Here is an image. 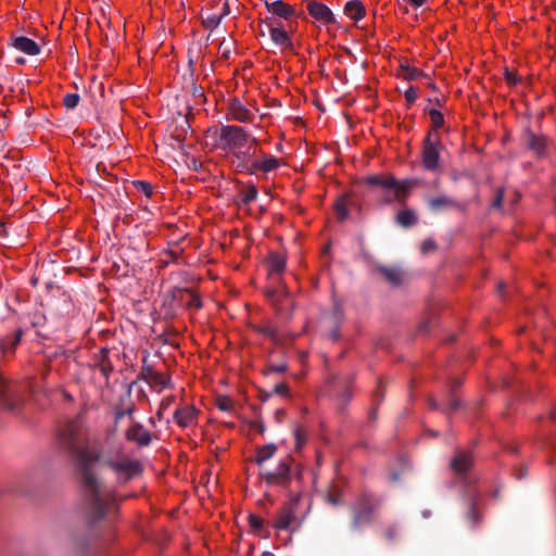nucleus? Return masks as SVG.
<instances>
[{
	"label": "nucleus",
	"instance_id": "f257e3e1",
	"mask_svg": "<svg viewBox=\"0 0 556 556\" xmlns=\"http://www.w3.org/2000/svg\"><path fill=\"white\" fill-rule=\"evenodd\" d=\"M84 440L85 431L78 419L67 421L59 430V445L75 462L87 514L94 522L115 513L117 504L114 493L104 489L97 478L93 466L102 462L115 475L119 485L138 477L142 466L138 459L126 455L122 446H118L115 453L101 454L96 447L83 446Z\"/></svg>",
	"mask_w": 556,
	"mask_h": 556
},
{
	"label": "nucleus",
	"instance_id": "f03ea898",
	"mask_svg": "<svg viewBox=\"0 0 556 556\" xmlns=\"http://www.w3.org/2000/svg\"><path fill=\"white\" fill-rule=\"evenodd\" d=\"M217 146L231 153L240 163L242 172L266 178L282 165V160L263 150L251 152L250 132L242 126L223 125L216 130Z\"/></svg>",
	"mask_w": 556,
	"mask_h": 556
},
{
	"label": "nucleus",
	"instance_id": "7ed1b4c3",
	"mask_svg": "<svg viewBox=\"0 0 556 556\" xmlns=\"http://www.w3.org/2000/svg\"><path fill=\"white\" fill-rule=\"evenodd\" d=\"M302 493L291 492L288 500L277 510L276 517L273 521V528L277 530L295 531L300 528L303 516H300V504Z\"/></svg>",
	"mask_w": 556,
	"mask_h": 556
},
{
	"label": "nucleus",
	"instance_id": "20e7f679",
	"mask_svg": "<svg viewBox=\"0 0 556 556\" xmlns=\"http://www.w3.org/2000/svg\"><path fill=\"white\" fill-rule=\"evenodd\" d=\"M260 477L268 485L288 488L292 478L302 479V467L290 456L283 457L273 470H261Z\"/></svg>",
	"mask_w": 556,
	"mask_h": 556
},
{
	"label": "nucleus",
	"instance_id": "39448f33",
	"mask_svg": "<svg viewBox=\"0 0 556 556\" xmlns=\"http://www.w3.org/2000/svg\"><path fill=\"white\" fill-rule=\"evenodd\" d=\"M370 186L381 187L386 191H394L397 203L405 205L410 192L418 186L417 179L397 180L392 175H375L366 178Z\"/></svg>",
	"mask_w": 556,
	"mask_h": 556
},
{
	"label": "nucleus",
	"instance_id": "423d86ee",
	"mask_svg": "<svg viewBox=\"0 0 556 556\" xmlns=\"http://www.w3.org/2000/svg\"><path fill=\"white\" fill-rule=\"evenodd\" d=\"M380 505L381 501L375 494L369 492L361 493L352 505V528L356 530L369 525Z\"/></svg>",
	"mask_w": 556,
	"mask_h": 556
},
{
	"label": "nucleus",
	"instance_id": "0eeeda50",
	"mask_svg": "<svg viewBox=\"0 0 556 556\" xmlns=\"http://www.w3.org/2000/svg\"><path fill=\"white\" fill-rule=\"evenodd\" d=\"M442 149L439 134L429 131L421 144V164L424 168L431 173L441 170L440 152Z\"/></svg>",
	"mask_w": 556,
	"mask_h": 556
},
{
	"label": "nucleus",
	"instance_id": "6e6552de",
	"mask_svg": "<svg viewBox=\"0 0 556 556\" xmlns=\"http://www.w3.org/2000/svg\"><path fill=\"white\" fill-rule=\"evenodd\" d=\"M266 24L271 41L279 47L282 51H292L293 42H292V29L291 23L288 24V27L282 24L281 21L276 20L275 17L267 16L264 20Z\"/></svg>",
	"mask_w": 556,
	"mask_h": 556
},
{
	"label": "nucleus",
	"instance_id": "1a4fd4ad",
	"mask_svg": "<svg viewBox=\"0 0 556 556\" xmlns=\"http://www.w3.org/2000/svg\"><path fill=\"white\" fill-rule=\"evenodd\" d=\"M228 121H236L238 123H253L256 118L254 112L249 110L239 99H231L228 103L226 113Z\"/></svg>",
	"mask_w": 556,
	"mask_h": 556
},
{
	"label": "nucleus",
	"instance_id": "9d476101",
	"mask_svg": "<svg viewBox=\"0 0 556 556\" xmlns=\"http://www.w3.org/2000/svg\"><path fill=\"white\" fill-rule=\"evenodd\" d=\"M306 10L316 22L323 25L336 24V17L332 11L321 2L316 0L307 1Z\"/></svg>",
	"mask_w": 556,
	"mask_h": 556
},
{
	"label": "nucleus",
	"instance_id": "9b49d317",
	"mask_svg": "<svg viewBox=\"0 0 556 556\" xmlns=\"http://www.w3.org/2000/svg\"><path fill=\"white\" fill-rule=\"evenodd\" d=\"M125 438L129 442L136 443L138 446H148L152 441V435L144 426L138 421L131 422L125 431Z\"/></svg>",
	"mask_w": 556,
	"mask_h": 556
},
{
	"label": "nucleus",
	"instance_id": "f8f14e48",
	"mask_svg": "<svg viewBox=\"0 0 556 556\" xmlns=\"http://www.w3.org/2000/svg\"><path fill=\"white\" fill-rule=\"evenodd\" d=\"M266 10L271 13L274 16L285 20L286 22L291 23L292 20H296L298 14L295 9L287 2L282 0H277L274 2L265 1L264 2Z\"/></svg>",
	"mask_w": 556,
	"mask_h": 556
},
{
	"label": "nucleus",
	"instance_id": "ddd939ff",
	"mask_svg": "<svg viewBox=\"0 0 556 556\" xmlns=\"http://www.w3.org/2000/svg\"><path fill=\"white\" fill-rule=\"evenodd\" d=\"M142 375L146 382L155 392H162L165 388L169 387L170 377L166 374L147 368Z\"/></svg>",
	"mask_w": 556,
	"mask_h": 556
},
{
	"label": "nucleus",
	"instance_id": "4468645a",
	"mask_svg": "<svg viewBox=\"0 0 556 556\" xmlns=\"http://www.w3.org/2000/svg\"><path fill=\"white\" fill-rule=\"evenodd\" d=\"M93 366L104 377L105 381L109 380L111 374L114 370L112 361L110 359V350L102 348L93 356Z\"/></svg>",
	"mask_w": 556,
	"mask_h": 556
},
{
	"label": "nucleus",
	"instance_id": "2eb2a0df",
	"mask_svg": "<svg viewBox=\"0 0 556 556\" xmlns=\"http://www.w3.org/2000/svg\"><path fill=\"white\" fill-rule=\"evenodd\" d=\"M198 409L193 405H185L176 409L174 419L181 428H188L197 422Z\"/></svg>",
	"mask_w": 556,
	"mask_h": 556
},
{
	"label": "nucleus",
	"instance_id": "dca6fc26",
	"mask_svg": "<svg viewBox=\"0 0 556 556\" xmlns=\"http://www.w3.org/2000/svg\"><path fill=\"white\" fill-rule=\"evenodd\" d=\"M12 46L18 51L28 55H37L40 52L39 45L25 36H17L12 38Z\"/></svg>",
	"mask_w": 556,
	"mask_h": 556
},
{
	"label": "nucleus",
	"instance_id": "f3484780",
	"mask_svg": "<svg viewBox=\"0 0 556 556\" xmlns=\"http://www.w3.org/2000/svg\"><path fill=\"white\" fill-rule=\"evenodd\" d=\"M528 147L538 155L543 156L547 149V138L542 135H535L532 131H528L526 135Z\"/></svg>",
	"mask_w": 556,
	"mask_h": 556
},
{
	"label": "nucleus",
	"instance_id": "a211bd4d",
	"mask_svg": "<svg viewBox=\"0 0 556 556\" xmlns=\"http://www.w3.org/2000/svg\"><path fill=\"white\" fill-rule=\"evenodd\" d=\"M472 465V457L469 453L459 451L452 460V469L457 476H464Z\"/></svg>",
	"mask_w": 556,
	"mask_h": 556
},
{
	"label": "nucleus",
	"instance_id": "6ab92c4d",
	"mask_svg": "<svg viewBox=\"0 0 556 556\" xmlns=\"http://www.w3.org/2000/svg\"><path fill=\"white\" fill-rule=\"evenodd\" d=\"M396 71L397 77L407 81L424 77V72L417 67L410 66L407 60L401 61Z\"/></svg>",
	"mask_w": 556,
	"mask_h": 556
},
{
	"label": "nucleus",
	"instance_id": "aec40b11",
	"mask_svg": "<svg viewBox=\"0 0 556 556\" xmlns=\"http://www.w3.org/2000/svg\"><path fill=\"white\" fill-rule=\"evenodd\" d=\"M277 452V446L274 443H268L262 446H257L255 448V454L251 462L255 463L258 467H262V465L267 462L268 459L273 458L274 455Z\"/></svg>",
	"mask_w": 556,
	"mask_h": 556
},
{
	"label": "nucleus",
	"instance_id": "412c9836",
	"mask_svg": "<svg viewBox=\"0 0 556 556\" xmlns=\"http://www.w3.org/2000/svg\"><path fill=\"white\" fill-rule=\"evenodd\" d=\"M351 205H352V198H351L350 193H344L336 200V202L333 204V208H334L337 218L340 222H343L349 217V208Z\"/></svg>",
	"mask_w": 556,
	"mask_h": 556
},
{
	"label": "nucleus",
	"instance_id": "4be33fe9",
	"mask_svg": "<svg viewBox=\"0 0 556 556\" xmlns=\"http://www.w3.org/2000/svg\"><path fill=\"white\" fill-rule=\"evenodd\" d=\"M256 331L278 344H283L287 341L286 336L278 328L269 324L257 326Z\"/></svg>",
	"mask_w": 556,
	"mask_h": 556
},
{
	"label": "nucleus",
	"instance_id": "5701e85b",
	"mask_svg": "<svg viewBox=\"0 0 556 556\" xmlns=\"http://www.w3.org/2000/svg\"><path fill=\"white\" fill-rule=\"evenodd\" d=\"M344 14L351 20L358 22L365 16L366 10L361 1L351 0L344 5Z\"/></svg>",
	"mask_w": 556,
	"mask_h": 556
},
{
	"label": "nucleus",
	"instance_id": "b1692460",
	"mask_svg": "<svg viewBox=\"0 0 556 556\" xmlns=\"http://www.w3.org/2000/svg\"><path fill=\"white\" fill-rule=\"evenodd\" d=\"M23 331L21 329L15 330L12 334L0 340V351L3 354H13L17 344L21 341Z\"/></svg>",
	"mask_w": 556,
	"mask_h": 556
},
{
	"label": "nucleus",
	"instance_id": "393cba45",
	"mask_svg": "<svg viewBox=\"0 0 556 556\" xmlns=\"http://www.w3.org/2000/svg\"><path fill=\"white\" fill-rule=\"evenodd\" d=\"M378 271L392 287H399L404 280V275L399 268L383 266L379 267Z\"/></svg>",
	"mask_w": 556,
	"mask_h": 556
},
{
	"label": "nucleus",
	"instance_id": "a878e982",
	"mask_svg": "<svg viewBox=\"0 0 556 556\" xmlns=\"http://www.w3.org/2000/svg\"><path fill=\"white\" fill-rule=\"evenodd\" d=\"M286 267V257L282 254L274 253L268 257V273L270 276L280 275Z\"/></svg>",
	"mask_w": 556,
	"mask_h": 556
},
{
	"label": "nucleus",
	"instance_id": "bb28decb",
	"mask_svg": "<svg viewBox=\"0 0 556 556\" xmlns=\"http://www.w3.org/2000/svg\"><path fill=\"white\" fill-rule=\"evenodd\" d=\"M429 206L433 211L457 207V202L447 195H440L429 200Z\"/></svg>",
	"mask_w": 556,
	"mask_h": 556
},
{
	"label": "nucleus",
	"instance_id": "cd10ccee",
	"mask_svg": "<svg viewBox=\"0 0 556 556\" xmlns=\"http://www.w3.org/2000/svg\"><path fill=\"white\" fill-rule=\"evenodd\" d=\"M337 395L341 399L342 403H346L352 395V382L350 378L343 381H338L334 384Z\"/></svg>",
	"mask_w": 556,
	"mask_h": 556
},
{
	"label": "nucleus",
	"instance_id": "c85d7f7f",
	"mask_svg": "<svg viewBox=\"0 0 556 556\" xmlns=\"http://www.w3.org/2000/svg\"><path fill=\"white\" fill-rule=\"evenodd\" d=\"M396 222L403 227H412L417 223V216L410 208H404L396 214Z\"/></svg>",
	"mask_w": 556,
	"mask_h": 556
},
{
	"label": "nucleus",
	"instance_id": "c756f323",
	"mask_svg": "<svg viewBox=\"0 0 556 556\" xmlns=\"http://www.w3.org/2000/svg\"><path fill=\"white\" fill-rule=\"evenodd\" d=\"M181 300L188 308L200 309L202 307L201 298L192 290H185L181 293Z\"/></svg>",
	"mask_w": 556,
	"mask_h": 556
},
{
	"label": "nucleus",
	"instance_id": "7c9ffc66",
	"mask_svg": "<svg viewBox=\"0 0 556 556\" xmlns=\"http://www.w3.org/2000/svg\"><path fill=\"white\" fill-rule=\"evenodd\" d=\"M429 117H430L431 125H432V129L430 131L438 134V129H440L444 125L443 114L437 109H431L429 111Z\"/></svg>",
	"mask_w": 556,
	"mask_h": 556
},
{
	"label": "nucleus",
	"instance_id": "2f4dec72",
	"mask_svg": "<svg viewBox=\"0 0 556 556\" xmlns=\"http://www.w3.org/2000/svg\"><path fill=\"white\" fill-rule=\"evenodd\" d=\"M467 519L470 523V527L475 528L480 521V513L478 509L477 500L473 498L470 503L469 510L467 513Z\"/></svg>",
	"mask_w": 556,
	"mask_h": 556
},
{
	"label": "nucleus",
	"instance_id": "473e14b6",
	"mask_svg": "<svg viewBox=\"0 0 556 556\" xmlns=\"http://www.w3.org/2000/svg\"><path fill=\"white\" fill-rule=\"evenodd\" d=\"M257 189L254 185L243 188L240 192L241 201L244 204L253 202L257 198Z\"/></svg>",
	"mask_w": 556,
	"mask_h": 556
},
{
	"label": "nucleus",
	"instance_id": "72a5a7b5",
	"mask_svg": "<svg viewBox=\"0 0 556 556\" xmlns=\"http://www.w3.org/2000/svg\"><path fill=\"white\" fill-rule=\"evenodd\" d=\"M216 406L223 412H230L233 408L235 403L229 396L219 395L216 399Z\"/></svg>",
	"mask_w": 556,
	"mask_h": 556
},
{
	"label": "nucleus",
	"instance_id": "f704fd0d",
	"mask_svg": "<svg viewBox=\"0 0 556 556\" xmlns=\"http://www.w3.org/2000/svg\"><path fill=\"white\" fill-rule=\"evenodd\" d=\"M293 434L295 439V448L299 451L306 442V431L302 427H296Z\"/></svg>",
	"mask_w": 556,
	"mask_h": 556
},
{
	"label": "nucleus",
	"instance_id": "c9c22d12",
	"mask_svg": "<svg viewBox=\"0 0 556 556\" xmlns=\"http://www.w3.org/2000/svg\"><path fill=\"white\" fill-rule=\"evenodd\" d=\"M249 525L255 532H261L264 527V519L256 515L249 516Z\"/></svg>",
	"mask_w": 556,
	"mask_h": 556
},
{
	"label": "nucleus",
	"instance_id": "e433bc0d",
	"mask_svg": "<svg viewBox=\"0 0 556 556\" xmlns=\"http://www.w3.org/2000/svg\"><path fill=\"white\" fill-rule=\"evenodd\" d=\"M79 99L77 93H66L63 98V104L67 109H74L78 105Z\"/></svg>",
	"mask_w": 556,
	"mask_h": 556
},
{
	"label": "nucleus",
	"instance_id": "4c0bfd02",
	"mask_svg": "<svg viewBox=\"0 0 556 556\" xmlns=\"http://www.w3.org/2000/svg\"><path fill=\"white\" fill-rule=\"evenodd\" d=\"M418 89L414 86H410L404 93L405 100L408 104H413L418 98Z\"/></svg>",
	"mask_w": 556,
	"mask_h": 556
},
{
	"label": "nucleus",
	"instance_id": "58836bf2",
	"mask_svg": "<svg viewBox=\"0 0 556 556\" xmlns=\"http://www.w3.org/2000/svg\"><path fill=\"white\" fill-rule=\"evenodd\" d=\"M136 187L139 191L143 192L148 198L152 197L153 189L149 182L146 181H137Z\"/></svg>",
	"mask_w": 556,
	"mask_h": 556
},
{
	"label": "nucleus",
	"instance_id": "ea45409f",
	"mask_svg": "<svg viewBox=\"0 0 556 556\" xmlns=\"http://www.w3.org/2000/svg\"><path fill=\"white\" fill-rule=\"evenodd\" d=\"M503 198H504V190L502 188H498L497 191H496V194H495V197L493 199L492 206L494 208H501L502 207Z\"/></svg>",
	"mask_w": 556,
	"mask_h": 556
},
{
	"label": "nucleus",
	"instance_id": "a19ab883",
	"mask_svg": "<svg viewBox=\"0 0 556 556\" xmlns=\"http://www.w3.org/2000/svg\"><path fill=\"white\" fill-rule=\"evenodd\" d=\"M287 369V366L285 364H280V365H268L266 370H265V374L268 375L270 372H277V374H281V372H285Z\"/></svg>",
	"mask_w": 556,
	"mask_h": 556
},
{
	"label": "nucleus",
	"instance_id": "79ce46f5",
	"mask_svg": "<svg viewBox=\"0 0 556 556\" xmlns=\"http://www.w3.org/2000/svg\"><path fill=\"white\" fill-rule=\"evenodd\" d=\"M505 79L509 85H517L520 81L518 75L514 72L506 70Z\"/></svg>",
	"mask_w": 556,
	"mask_h": 556
},
{
	"label": "nucleus",
	"instance_id": "37998d69",
	"mask_svg": "<svg viewBox=\"0 0 556 556\" xmlns=\"http://www.w3.org/2000/svg\"><path fill=\"white\" fill-rule=\"evenodd\" d=\"M275 392L281 396H289V386L287 383H278L275 387Z\"/></svg>",
	"mask_w": 556,
	"mask_h": 556
},
{
	"label": "nucleus",
	"instance_id": "c03bdc74",
	"mask_svg": "<svg viewBox=\"0 0 556 556\" xmlns=\"http://www.w3.org/2000/svg\"><path fill=\"white\" fill-rule=\"evenodd\" d=\"M435 249V242L431 239L425 240L421 245V251L424 253L431 252Z\"/></svg>",
	"mask_w": 556,
	"mask_h": 556
},
{
	"label": "nucleus",
	"instance_id": "a18cd8bd",
	"mask_svg": "<svg viewBox=\"0 0 556 556\" xmlns=\"http://www.w3.org/2000/svg\"><path fill=\"white\" fill-rule=\"evenodd\" d=\"M382 202L384 204H391L393 202H397V199L395 198V192L394 191H386Z\"/></svg>",
	"mask_w": 556,
	"mask_h": 556
},
{
	"label": "nucleus",
	"instance_id": "49530a36",
	"mask_svg": "<svg viewBox=\"0 0 556 556\" xmlns=\"http://www.w3.org/2000/svg\"><path fill=\"white\" fill-rule=\"evenodd\" d=\"M134 412V408L130 407V408H127V409H122V410H117L115 413V421H118L119 419H122L125 415H128L131 417V414Z\"/></svg>",
	"mask_w": 556,
	"mask_h": 556
},
{
	"label": "nucleus",
	"instance_id": "de8ad7c7",
	"mask_svg": "<svg viewBox=\"0 0 556 556\" xmlns=\"http://www.w3.org/2000/svg\"><path fill=\"white\" fill-rule=\"evenodd\" d=\"M220 22V17H216V16H213V17H208L205 22L206 26L208 27H216Z\"/></svg>",
	"mask_w": 556,
	"mask_h": 556
},
{
	"label": "nucleus",
	"instance_id": "09e8293b",
	"mask_svg": "<svg viewBox=\"0 0 556 556\" xmlns=\"http://www.w3.org/2000/svg\"><path fill=\"white\" fill-rule=\"evenodd\" d=\"M404 2L410 4L414 8H420L426 3V0H403Z\"/></svg>",
	"mask_w": 556,
	"mask_h": 556
},
{
	"label": "nucleus",
	"instance_id": "8fccbe9b",
	"mask_svg": "<svg viewBox=\"0 0 556 556\" xmlns=\"http://www.w3.org/2000/svg\"><path fill=\"white\" fill-rule=\"evenodd\" d=\"M328 502H330L333 505H337L340 502V494L339 493H329Z\"/></svg>",
	"mask_w": 556,
	"mask_h": 556
},
{
	"label": "nucleus",
	"instance_id": "3c124183",
	"mask_svg": "<svg viewBox=\"0 0 556 556\" xmlns=\"http://www.w3.org/2000/svg\"><path fill=\"white\" fill-rule=\"evenodd\" d=\"M396 536V529L394 527H390L387 531H386V538L388 540H393L394 538Z\"/></svg>",
	"mask_w": 556,
	"mask_h": 556
},
{
	"label": "nucleus",
	"instance_id": "603ef678",
	"mask_svg": "<svg viewBox=\"0 0 556 556\" xmlns=\"http://www.w3.org/2000/svg\"><path fill=\"white\" fill-rule=\"evenodd\" d=\"M258 143H260V141L250 134V143L249 144H251V152H253L254 150H258L257 149Z\"/></svg>",
	"mask_w": 556,
	"mask_h": 556
},
{
	"label": "nucleus",
	"instance_id": "864d4df0",
	"mask_svg": "<svg viewBox=\"0 0 556 556\" xmlns=\"http://www.w3.org/2000/svg\"><path fill=\"white\" fill-rule=\"evenodd\" d=\"M173 401H174L173 396H168V397L163 399V401L161 403V409L167 408L172 404Z\"/></svg>",
	"mask_w": 556,
	"mask_h": 556
},
{
	"label": "nucleus",
	"instance_id": "5fc2aeb1",
	"mask_svg": "<svg viewBox=\"0 0 556 556\" xmlns=\"http://www.w3.org/2000/svg\"><path fill=\"white\" fill-rule=\"evenodd\" d=\"M339 337H340V333H339V330H338V329H334L333 331H331V333H330V338H331V340H332V341L338 340V339H339Z\"/></svg>",
	"mask_w": 556,
	"mask_h": 556
},
{
	"label": "nucleus",
	"instance_id": "6e6d98bb",
	"mask_svg": "<svg viewBox=\"0 0 556 556\" xmlns=\"http://www.w3.org/2000/svg\"><path fill=\"white\" fill-rule=\"evenodd\" d=\"M457 406H458V403H457V401H455V400H454V401L452 402V408H453V409H456V408H457Z\"/></svg>",
	"mask_w": 556,
	"mask_h": 556
},
{
	"label": "nucleus",
	"instance_id": "4d7b16f0",
	"mask_svg": "<svg viewBox=\"0 0 556 556\" xmlns=\"http://www.w3.org/2000/svg\"><path fill=\"white\" fill-rule=\"evenodd\" d=\"M376 396L381 397V394H379V391H376Z\"/></svg>",
	"mask_w": 556,
	"mask_h": 556
},
{
	"label": "nucleus",
	"instance_id": "13d9d810",
	"mask_svg": "<svg viewBox=\"0 0 556 556\" xmlns=\"http://www.w3.org/2000/svg\"><path fill=\"white\" fill-rule=\"evenodd\" d=\"M376 396L381 397V394H379V391H376Z\"/></svg>",
	"mask_w": 556,
	"mask_h": 556
},
{
	"label": "nucleus",
	"instance_id": "bf43d9fd",
	"mask_svg": "<svg viewBox=\"0 0 556 556\" xmlns=\"http://www.w3.org/2000/svg\"><path fill=\"white\" fill-rule=\"evenodd\" d=\"M17 62L18 63H24V60L23 59H18Z\"/></svg>",
	"mask_w": 556,
	"mask_h": 556
},
{
	"label": "nucleus",
	"instance_id": "052dcab7",
	"mask_svg": "<svg viewBox=\"0 0 556 556\" xmlns=\"http://www.w3.org/2000/svg\"><path fill=\"white\" fill-rule=\"evenodd\" d=\"M263 556H274L273 554L266 553Z\"/></svg>",
	"mask_w": 556,
	"mask_h": 556
}]
</instances>
